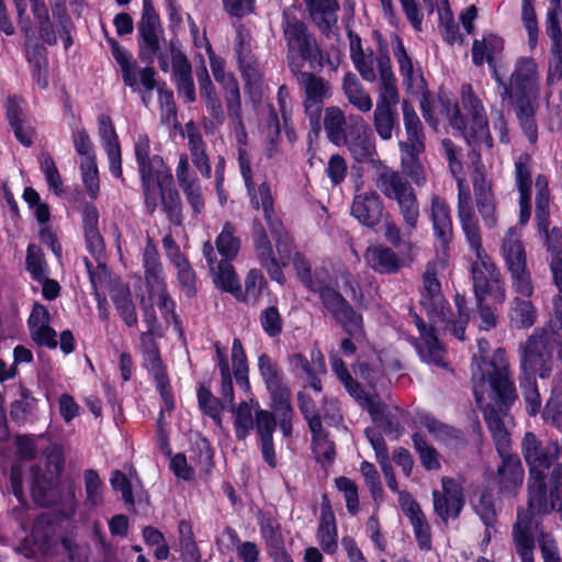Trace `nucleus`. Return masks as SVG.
Masks as SVG:
<instances>
[{
  "instance_id": "nucleus-60",
  "label": "nucleus",
  "mask_w": 562,
  "mask_h": 562,
  "mask_svg": "<svg viewBox=\"0 0 562 562\" xmlns=\"http://www.w3.org/2000/svg\"><path fill=\"white\" fill-rule=\"evenodd\" d=\"M198 401L199 406L203 411L204 414L210 416L215 424L221 427L222 426V404L221 402L212 395V393L205 387L200 386L198 390Z\"/></svg>"
},
{
  "instance_id": "nucleus-3",
  "label": "nucleus",
  "mask_w": 562,
  "mask_h": 562,
  "mask_svg": "<svg viewBox=\"0 0 562 562\" xmlns=\"http://www.w3.org/2000/svg\"><path fill=\"white\" fill-rule=\"evenodd\" d=\"M460 100L464 115L459 104L446 94L439 98L440 113L446 116L452 128L461 133L467 144L473 147V151L482 147L491 148L492 137L482 100L470 85L461 87Z\"/></svg>"
},
{
  "instance_id": "nucleus-57",
  "label": "nucleus",
  "mask_w": 562,
  "mask_h": 562,
  "mask_svg": "<svg viewBox=\"0 0 562 562\" xmlns=\"http://www.w3.org/2000/svg\"><path fill=\"white\" fill-rule=\"evenodd\" d=\"M422 154H401V167L416 186L422 187L427 181L426 170L420 161Z\"/></svg>"
},
{
  "instance_id": "nucleus-18",
  "label": "nucleus",
  "mask_w": 562,
  "mask_h": 562,
  "mask_svg": "<svg viewBox=\"0 0 562 562\" xmlns=\"http://www.w3.org/2000/svg\"><path fill=\"white\" fill-rule=\"evenodd\" d=\"M292 371L300 378L307 380L308 385L316 392L322 391L319 376L326 373V364L321 350L314 348L310 357L302 353H294L289 359Z\"/></svg>"
},
{
  "instance_id": "nucleus-10",
  "label": "nucleus",
  "mask_w": 562,
  "mask_h": 562,
  "mask_svg": "<svg viewBox=\"0 0 562 562\" xmlns=\"http://www.w3.org/2000/svg\"><path fill=\"white\" fill-rule=\"evenodd\" d=\"M533 521L530 517L519 513L513 528V540L521 562H533ZM539 546L543 562H562L555 540L548 533H541Z\"/></svg>"
},
{
  "instance_id": "nucleus-29",
  "label": "nucleus",
  "mask_w": 562,
  "mask_h": 562,
  "mask_svg": "<svg viewBox=\"0 0 562 562\" xmlns=\"http://www.w3.org/2000/svg\"><path fill=\"white\" fill-rule=\"evenodd\" d=\"M48 521L41 517L34 524L31 538H25L15 550L26 558L36 557L38 553L46 554L52 550L53 541L49 537Z\"/></svg>"
},
{
  "instance_id": "nucleus-5",
  "label": "nucleus",
  "mask_w": 562,
  "mask_h": 562,
  "mask_svg": "<svg viewBox=\"0 0 562 562\" xmlns=\"http://www.w3.org/2000/svg\"><path fill=\"white\" fill-rule=\"evenodd\" d=\"M483 414L502 459L496 476L498 492L502 495L515 496L522 485L525 474L520 459L510 454V438L506 427L509 417L494 405H486Z\"/></svg>"
},
{
  "instance_id": "nucleus-50",
  "label": "nucleus",
  "mask_w": 562,
  "mask_h": 562,
  "mask_svg": "<svg viewBox=\"0 0 562 562\" xmlns=\"http://www.w3.org/2000/svg\"><path fill=\"white\" fill-rule=\"evenodd\" d=\"M139 49L140 56L151 59L158 49V34L155 18L148 16L140 22L139 27Z\"/></svg>"
},
{
  "instance_id": "nucleus-35",
  "label": "nucleus",
  "mask_w": 562,
  "mask_h": 562,
  "mask_svg": "<svg viewBox=\"0 0 562 562\" xmlns=\"http://www.w3.org/2000/svg\"><path fill=\"white\" fill-rule=\"evenodd\" d=\"M7 115L10 125L14 131L15 137L24 146H31L33 143L34 128L31 122L26 119L20 100L15 98H10L8 100Z\"/></svg>"
},
{
  "instance_id": "nucleus-32",
  "label": "nucleus",
  "mask_w": 562,
  "mask_h": 562,
  "mask_svg": "<svg viewBox=\"0 0 562 562\" xmlns=\"http://www.w3.org/2000/svg\"><path fill=\"white\" fill-rule=\"evenodd\" d=\"M258 366L266 386L271 394L272 403L290 398V391L283 383L280 371L271 359L266 355H261L258 359Z\"/></svg>"
},
{
  "instance_id": "nucleus-48",
  "label": "nucleus",
  "mask_w": 562,
  "mask_h": 562,
  "mask_svg": "<svg viewBox=\"0 0 562 562\" xmlns=\"http://www.w3.org/2000/svg\"><path fill=\"white\" fill-rule=\"evenodd\" d=\"M111 297L123 322L127 326H135L137 324V315L128 286L124 284L117 285L113 290Z\"/></svg>"
},
{
  "instance_id": "nucleus-28",
  "label": "nucleus",
  "mask_w": 562,
  "mask_h": 562,
  "mask_svg": "<svg viewBox=\"0 0 562 562\" xmlns=\"http://www.w3.org/2000/svg\"><path fill=\"white\" fill-rule=\"evenodd\" d=\"M501 256L507 270L527 266V254L521 240V232L516 227H509L501 243Z\"/></svg>"
},
{
  "instance_id": "nucleus-53",
  "label": "nucleus",
  "mask_w": 562,
  "mask_h": 562,
  "mask_svg": "<svg viewBox=\"0 0 562 562\" xmlns=\"http://www.w3.org/2000/svg\"><path fill=\"white\" fill-rule=\"evenodd\" d=\"M217 251L223 258L227 260L234 259L240 247L239 238L235 236L234 226L226 222L215 240Z\"/></svg>"
},
{
  "instance_id": "nucleus-2",
  "label": "nucleus",
  "mask_w": 562,
  "mask_h": 562,
  "mask_svg": "<svg viewBox=\"0 0 562 562\" xmlns=\"http://www.w3.org/2000/svg\"><path fill=\"white\" fill-rule=\"evenodd\" d=\"M488 348L485 339L477 340V353L471 367L473 392L482 409L487 405L483 403L486 397L494 402L496 409H503L515 402L516 387L505 350L498 348L487 357Z\"/></svg>"
},
{
  "instance_id": "nucleus-61",
  "label": "nucleus",
  "mask_w": 562,
  "mask_h": 562,
  "mask_svg": "<svg viewBox=\"0 0 562 562\" xmlns=\"http://www.w3.org/2000/svg\"><path fill=\"white\" fill-rule=\"evenodd\" d=\"M146 284L164 282L161 265L154 247L147 246L143 256Z\"/></svg>"
},
{
  "instance_id": "nucleus-58",
  "label": "nucleus",
  "mask_w": 562,
  "mask_h": 562,
  "mask_svg": "<svg viewBox=\"0 0 562 562\" xmlns=\"http://www.w3.org/2000/svg\"><path fill=\"white\" fill-rule=\"evenodd\" d=\"M232 361L234 368L235 379L238 385L245 390H249V382L247 379V360L243 346L239 339H234L232 346Z\"/></svg>"
},
{
  "instance_id": "nucleus-26",
  "label": "nucleus",
  "mask_w": 562,
  "mask_h": 562,
  "mask_svg": "<svg viewBox=\"0 0 562 562\" xmlns=\"http://www.w3.org/2000/svg\"><path fill=\"white\" fill-rule=\"evenodd\" d=\"M49 313L47 308L35 303L30 314L27 324L31 338L40 346L55 348L57 346L56 331L49 326Z\"/></svg>"
},
{
  "instance_id": "nucleus-8",
  "label": "nucleus",
  "mask_w": 562,
  "mask_h": 562,
  "mask_svg": "<svg viewBox=\"0 0 562 562\" xmlns=\"http://www.w3.org/2000/svg\"><path fill=\"white\" fill-rule=\"evenodd\" d=\"M283 31L289 47V65L293 71L301 69L303 60L310 61L313 68L323 66L317 45L306 26L286 11L283 12Z\"/></svg>"
},
{
  "instance_id": "nucleus-55",
  "label": "nucleus",
  "mask_w": 562,
  "mask_h": 562,
  "mask_svg": "<svg viewBox=\"0 0 562 562\" xmlns=\"http://www.w3.org/2000/svg\"><path fill=\"white\" fill-rule=\"evenodd\" d=\"M538 190L536 198V221L538 229H544L549 220V191L544 177H538L536 180Z\"/></svg>"
},
{
  "instance_id": "nucleus-16",
  "label": "nucleus",
  "mask_w": 562,
  "mask_h": 562,
  "mask_svg": "<svg viewBox=\"0 0 562 562\" xmlns=\"http://www.w3.org/2000/svg\"><path fill=\"white\" fill-rule=\"evenodd\" d=\"M342 145L348 147L352 157L359 162L373 159L375 155L374 137L360 115H349V132Z\"/></svg>"
},
{
  "instance_id": "nucleus-6",
  "label": "nucleus",
  "mask_w": 562,
  "mask_h": 562,
  "mask_svg": "<svg viewBox=\"0 0 562 562\" xmlns=\"http://www.w3.org/2000/svg\"><path fill=\"white\" fill-rule=\"evenodd\" d=\"M470 249L474 252L472 259L471 274L476 300L492 299L503 303L506 291L502 282V276L492 258L482 247L481 233L465 236Z\"/></svg>"
},
{
  "instance_id": "nucleus-46",
  "label": "nucleus",
  "mask_w": 562,
  "mask_h": 562,
  "mask_svg": "<svg viewBox=\"0 0 562 562\" xmlns=\"http://www.w3.org/2000/svg\"><path fill=\"white\" fill-rule=\"evenodd\" d=\"M255 403L258 402H241L233 412L235 434L239 440H245L255 427Z\"/></svg>"
},
{
  "instance_id": "nucleus-21",
  "label": "nucleus",
  "mask_w": 562,
  "mask_h": 562,
  "mask_svg": "<svg viewBox=\"0 0 562 562\" xmlns=\"http://www.w3.org/2000/svg\"><path fill=\"white\" fill-rule=\"evenodd\" d=\"M442 492H434V507L438 516L443 520L457 517L463 506L460 485L449 477H442Z\"/></svg>"
},
{
  "instance_id": "nucleus-4",
  "label": "nucleus",
  "mask_w": 562,
  "mask_h": 562,
  "mask_svg": "<svg viewBox=\"0 0 562 562\" xmlns=\"http://www.w3.org/2000/svg\"><path fill=\"white\" fill-rule=\"evenodd\" d=\"M150 144L146 135H138L135 142V156L143 180L144 196L147 207L153 212L161 200L169 210L175 223L179 221V198L176 191L165 189L171 184L170 170L159 156H149Z\"/></svg>"
},
{
  "instance_id": "nucleus-38",
  "label": "nucleus",
  "mask_w": 562,
  "mask_h": 562,
  "mask_svg": "<svg viewBox=\"0 0 562 562\" xmlns=\"http://www.w3.org/2000/svg\"><path fill=\"white\" fill-rule=\"evenodd\" d=\"M458 181V215L465 236L480 233L477 221L471 206L470 190L461 175L454 177Z\"/></svg>"
},
{
  "instance_id": "nucleus-19",
  "label": "nucleus",
  "mask_w": 562,
  "mask_h": 562,
  "mask_svg": "<svg viewBox=\"0 0 562 562\" xmlns=\"http://www.w3.org/2000/svg\"><path fill=\"white\" fill-rule=\"evenodd\" d=\"M420 303L434 324L447 322L446 301L431 267H428L424 274Z\"/></svg>"
},
{
  "instance_id": "nucleus-25",
  "label": "nucleus",
  "mask_w": 562,
  "mask_h": 562,
  "mask_svg": "<svg viewBox=\"0 0 562 562\" xmlns=\"http://www.w3.org/2000/svg\"><path fill=\"white\" fill-rule=\"evenodd\" d=\"M351 214L363 225L373 227L380 223L383 215V204L379 195L373 191L356 194Z\"/></svg>"
},
{
  "instance_id": "nucleus-23",
  "label": "nucleus",
  "mask_w": 562,
  "mask_h": 562,
  "mask_svg": "<svg viewBox=\"0 0 562 562\" xmlns=\"http://www.w3.org/2000/svg\"><path fill=\"white\" fill-rule=\"evenodd\" d=\"M98 131L101 144L106 151L109 169L113 177L122 178V154L117 135L109 115L98 116Z\"/></svg>"
},
{
  "instance_id": "nucleus-52",
  "label": "nucleus",
  "mask_w": 562,
  "mask_h": 562,
  "mask_svg": "<svg viewBox=\"0 0 562 562\" xmlns=\"http://www.w3.org/2000/svg\"><path fill=\"white\" fill-rule=\"evenodd\" d=\"M317 539L327 553H334L337 549V528L331 512L323 510L318 527Z\"/></svg>"
},
{
  "instance_id": "nucleus-42",
  "label": "nucleus",
  "mask_w": 562,
  "mask_h": 562,
  "mask_svg": "<svg viewBox=\"0 0 562 562\" xmlns=\"http://www.w3.org/2000/svg\"><path fill=\"white\" fill-rule=\"evenodd\" d=\"M342 91L348 102L359 112L367 113L372 109V99L362 87L356 75L347 74L342 80Z\"/></svg>"
},
{
  "instance_id": "nucleus-56",
  "label": "nucleus",
  "mask_w": 562,
  "mask_h": 562,
  "mask_svg": "<svg viewBox=\"0 0 562 562\" xmlns=\"http://www.w3.org/2000/svg\"><path fill=\"white\" fill-rule=\"evenodd\" d=\"M373 125L375 132L383 140H389L393 136V130L396 126V111L392 109L375 108L373 112Z\"/></svg>"
},
{
  "instance_id": "nucleus-15",
  "label": "nucleus",
  "mask_w": 562,
  "mask_h": 562,
  "mask_svg": "<svg viewBox=\"0 0 562 562\" xmlns=\"http://www.w3.org/2000/svg\"><path fill=\"white\" fill-rule=\"evenodd\" d=\"M331 370L336 373L338 379L345 385L348 393L357 398L360 404L366 407L371 414L373 420L379 424L381 428L386 430V425L384 423V414H383V405L380 398L375 395L366 394L359 386V384L353 381L352 376L348 372L344 361L333 356L330 357Z\"/></svg>"
},
{
  "instance_id": "nucleus-7",
  "label": "nucleus",
  "mask_w": 562,
  "mask_h": 562,
  "mask_svg": "<svg viewBox=\"0 0 562 562\" xmlns=\"http://www.w3.org/2000/svg\"><path fill=\"white\" fill-rule=\"evenodd\" d=\"M269 228L276 238L278 257L274 256L262 225L257 221L254 223L256 255L270 277L279 283H283L284 276L282 273V267H285L290 262L293 249L292 240L284 232L280 221L278 228H273L272 226H269Z\"/></svg>"
},
{
  "instance_id": "nucleus-1",
  "label": "nucleus",
  "mask_w": 562,
  "mask_h": 562,
  "mask_svg": "<svg viewBox=\"0 0 562 562\" xmlns=\"http://www.w3.org/2000/svg\"><path fill=\"white\" fill-rule=\"evenodd\" d=\"M493 78L501 98L510 100L524 133L530 143H535L538 137L535 114L540 97V72L536 59L529 56L518 57L507 83L497 69H494Z\"/></svg>"
},
{
  "instance_id": "nucleus-17",
  "label": "nucleus",
  "mask_w": 562,
  "mask_h": 562,
  "mask_svg": "<svg viewBox=\"0 0 562 562\" xmlns=\"http://www.w3.org/2000/svg\"><path fill=\"white\" fill-rule=\"evenodd\" d=\"M303 86L305 92V111L313 128H319V119L323 103L331 97L330 85L323 78L312 74H303Z\"/></svg>"
},
{
  "instance_id": "nucleus-22",
  "label": "nucleus",
  "mask_w": 562,
  "mask_h": 562,
  "mask_svg": "<svg viewBox=\"0 0 562 562\" xmlns=\"http://www.w3.org/2000/svg\"><path fill=\"white\" fill-rule=\"evenodd\" d=\"M205 49L209 54L213 77L220 85H222L225 91L227 109L233 114L238 115L240 105L238 82L231 74L225 72L223 59L214 54L211 45L207 42L205 43Z\"/></svg>"
},
{
  "instance_id": "nucleus-27",
  "label": "nucleus",
  "mask_w": 562,
  "mask_h": 562,
  "mask_svg": "<svg viewBox=\"0 0 562 562\" xmlns=\"http://www.w3.org/2000/svg\"><path fill=\"white\" fill-rule=\"evenodd\" d=\"M420 339L416 345L417 351L423 361L438 367H447L445 361V349L434 335V328L427 327L419 318L416 321Z\"/></svg>"
},
{
  "instance_id": "nucleus-13",
  "label": "nucleus",
  "mask_w": 562,
  "mask_h": 562,
  "mask_svg": "<svg viewBox=\"0 0 562 562\" xmlns=\"http://www.w3.org/2000/svg\"><path fill=\"white\" fill-rule=\"evenodd\" d=\"M47 469L44 473H40L37 469L31 470V490L35 503L41 506L49 505L50 501L46 496V492L50 490L55 479L63 469L64 457L63 449L59 446H53L46 453Z\"/></svg>"
},
{
  "instance_id": "nucleus-14",
  "label": "nucleus",
  "mask_w": 562,
  "mask_h": 562,
  "mask_svg": "<svg viewBox=\"0 0 562 562\" xmlns=\"http://www.w3.org/2000/svg\"><path fill=\"white\" fill-rule=\"evenodd\" d=\"M140 348L143 366L153 375L156 386L168 408L172 407L171 392L166 373V368L160 358V352L151 333L140 335Z\"/></svg>"
},
{
  "instance_id": "nucleus-31",
  "label": "nucleus",
  "mask_w": 562,
  "mask_h": 562,
  "mask_svg": "<svg viewBox=\"0 0 562 562\" xmlns=\"http://www.w3.org/2000/svg\"><path fill=\"white\" fill-rule=\"evenodd\" d=\"M503 48L504 41L502 37L493 33L484 34L482 40H475L473 43L472 60L476 66H482L484 61H487L493 74L496 69L495 59Z\"/></svg>"
},
{
  "instance_id": "nucleus-49",
  "label": "nucleus",
  "mask_w": 562,
  "mask_h": 562,
  "mask_svg": "<svg viewBox=\"0 0 562 562\" xmlns=\"http://www.w3.org/2000/svg\"><path fill=\"white\" fill-rule=\"evenodd\" d=\"M148 297L153 305L158 306L162 316L167 322L172 321L178 327L179 322L175 314V302L169 297L166 291L165 282L153 283L147 285Z\"/></svg>"
},
{
  "instance_id": "nucleus-40",
  "label": "nucleus",
  "mask_w": 562,
  "mask_h": 562,
  "mask_svg": "<svg viewBox=\"0 0 562 562\" xmlns=\"http://www.w3.org/2000/svg\"><path fill=\"white\" fill-rule=\"evenodd\" d=\"M313 21L323 33H328L337 23V0H305Z\"/></svg>"
},
{
  "instance_id": "nucleus-36",
  "label": "nucleus",
  "mask_w": 562,
  "mask_h": 562,
  "mask_svg": "<svg viewBox=\"0 0 562 562\" xmlns=\"http://www.w3.org/2000/svg\"><path fill=\"white\" fill-rule=\"evenodd\" d=\"M380 83L381 87L379 89L375 108L395 110V106L400 100V94L390 59H383L381 63Z\"/></svg>"
},
{
  "instance_id": "nucleus-39",
  "label": "nucleus",
  "mask_w": 562,
  "mask_h": 562,
  "mask_svg": "<svg viewBox=\"0 0 562 562\" xmlns=\"http://www.w3.org/2000/svg\"><path fill=\"white\" fill-rule=\"evenodd\" d=\"M324 128L328 139L341 146L346 142V135L349 132V115L346 116L338 106H329L325 110Z\"/></svg>"
},
{
  "instance_id": "nucleus-37",
  "label": "nucleus",
  "mask_w": 562,
  "mask_h": 562,
  "mask_svg": "<svg viewBox=\"0 0 562 562\" xmlns=\"http://www.w3.org/2000/svg\"><path fill=\"white\" fill-rule=\"evenodd\" d=\"M363 257L366 263L379 273H394L401 267L397 255L387 247L370 246Z\"/></svg>"
},
{
  "instance_id": "nucleus-51",
  "label": "nucleus",
  "mask_w": 562,
  "mask_h": 562,
  "mask_svg": "<svg viewBox=\"0 0 562 562\" xmlns=\"http://www.w3.org/2000/svg\"><path fill=\"white\" fill-rule=\"evenodd\" d=\"M474 188L479 212L486 227L494 228L497 225V216L495 213V202L490 190L484 184H479V180L474 179Z\"/></svg>"
},
{
  "instance_id": "nucleus-62",
  "label": "nucleus",
  "mask_w": 562,
  "mask_h": 562,
  "mask_svg": "<svg viewBox=\"0 0 562 562\" xmlns=\"http://www.w3.org/2000/svg\"><path fill=\"white\" fill-rule=\"evenodd\" d=\"M80 171L85 187L92 199H95L99 192V178L95 157L82 158Z\"/></svg>"
},
{
  "instance_id": "nucleus-33",
  "label": "nucleus",
  "mask_w": 562,
  "mask_h": 562,
  "mask_svg": "<svg viewBox=\"0 0 562 562\" xmlns=\"http://www.w3.org/2000/svg\"><path fill=\"white\" fill-rule=\"evenodd\" d=\"M245 186L247 188L251 205L255 209L261 207L268 226L278 228L279 220L274 216L273 198L270 186L265 181L259 186H256L252 179H250L249 183L245 182Z\"/></svg>"
},
{
  "instance_id": "nucleus-47",
  "label": "nucleus",
  "mask_w": 562,
  "mask_h": 562,
  "mask_svg": "<svg viewBox=\"0 0 562 562\" xmlns=\"http://www.w3.org/2000/svg\"><path fill=\"white\" fill-rule=\"evenodd\" d=\"M417 423L420 427H424L430 435H432L436 440L441 441L445 445H452L454 441L460 439L458 430L440 423L429 414H419Z\"/></svg>"
},
{
  "instance_id": "nucleus-59",
  "label": "nucleus",
  "mask_w": 562,
  "mask_h": 562,
  "mask_svg": "<svg viewBox=\"0 0 562 562\" xmlns=\"http://www.w3.org/2000/svg\"><path fill=\"white\" fill-rule=\"evenodd\" d=\"M277 419L274 412H269L260 408L259 403H255V427L257 434L261 439H272L273 431L277 426Z\"/></svg>"
},
{
  "instance_id": "nucleus-11",
  "label": "nucleus",
  "mask_w": 562,
  "mask_h": 562,
  "mask_svg": "<svg viewBox=\"0 0 562 562\" xmlns=\"http://www.w3.org/2000/svg\"><path fill=\"white\" fill-rule=\"evenodd\" d=\"M521 376L544 379L550 375L552 357L542 335L533 334L519 346Z\"/></svg>"
},
{
  "instance_id": "nucleus-54",
  "label": "nucleus",
  "mask_w": 562,
  "mask_h": 562,
  "mask_svg": "<svg viewBox=\"0 0 562 562\" xmlns=\"http://www.w3.org/2000/svg\"><path fill=\"white\" fill-rule=\"evenodd\" d=\"M510 279V286L515 296L530 297L535 292L531 273L527 266L507 270Z\"/></svg>"
},
{
  "instance_id": "nucleus-20",
  "label": "nucleus",
  "mask_w": 562,
  "mask_h": 562,
  "mask_svg": "<svg viewBox=\"0 0 562 562\" xmlns=\"http://www.w3.org/2000/svg\"><path fill=\"white\" fill-rule=\"evenodd\" d=\"M203 255L206 259L213 282L217 288L232 293L240 290V284L235 270L229 262L231 260L225 258L217 260L211 241L204 243Z\"/></svg>"
},
{
  "instance_id": "nucleus-64",
  "label": "nucleus",
  "mask_w": 562,
  "mask_h": 562,
  "mask_svg": "<svg viewBox=\"0 0 562 562\" xmlns=\"http://www.w3.org/2000/svg\"><path fill=\"white\" fill-rule=\"evenodd\" d=\"M26 265L29 272L35 280L42 281L46 278L47 266L40 247L35 245L27 247Z\"/></svg>"
},
{
  "instance_id": "nucleus-41",
  "label": "nucleus",
  "mask_w": 562,
  "mask_h": 562,
  "mask_svg": "<svg viewBox=\"0 0 562 562\" xmlns=\"http://www.w3.org/2000/svg\"><path fill=\"white\" fill-rule=\"evenodd\" d=\"M509 325L514 328H529L537 319V308L529 297L514 296L508 311Z\"/></svg>"
},
{
  "instance_id": "nucleus-24",
  "label": "nucleus",
  "mask_w": 562,
  "mask_h": 562,
  "mask_svg": "<svg viewBox=\"0 0 562 562\" xmlns=\"http://www.w3.org/2000/svg\"><path fill=\"white\" fill-rule=\"evenodd\" d=\"M176 177L193 211L195 213H201L204 206L201 187L194 171L190 168L187 154H181L179 156Z\"/></svg>"
},
{
  "instance_id": "nucleus-44",
  "label": "nucleus",
  "mask_w": 562,
  "mask_h": 562,
  "mask_svg": "<svg viewBox=\"0 0 562 562\" xmlns=\"http://www.w3.org/2000/svg\"><path fill=\"white\" fill-rule=\"evenodd\" d=\"M25 32L27 30L25 29ZM26 45H27V60L32 68V76L38 87L42 89L47 88L48 86V77H47V59L45 56V48L43 46H34L31 47V38L29 33H26Z\"/></svg>"
},
{
  "instance_id": "nucleus-45",
  "label": "nucleus",
  "mask_w": 562,
  "mask_h": 562,
  "mask_svg": "<svg viewBox=\"0 0 562 562\" xmlns=\"http://www.w3.org/2000/svg\"><path fill=\"white\" fill-rule=\"evenodd\" d=\"M258 524L260 533L266 542L269 553L284 548L280 524L271 515L259 513Z\"/></svg>"
},
{
  "instance_id": "nucleus-43",
  "label": "nucleus",
  "mask_w": 562,
  "mask_h": 562,
  "mask_svg": "<svg viewBox=\"0 0 562 562\" xmlns=\"http://www.w3.org/2000/svg\"><path fill=\"white\" fill-rule=\"evenodd\" d=\"M351 59L356 69L359 71L361 77L369 82L376 79V69L381 76V63L383 59H390L389 56L381 54L374 56L372 54L366 55L360 47H355L351 44Z\"/></svg>"
},
{
  "instance_id": "nucleus-30",
  "label": "nucleus",
  "mask_w": 562,
  "mask_h": 562,
  "mask_svg": "<svg viewBox=\"0 0 562 562\" xmlns=\"http://www.w3.org/2000/svg\"><path fill=\"white\" fill-rule=\"evenodd\" d=\"M173 79L178 93L184 102L192 103L195 100V89L192 78V69L187 57L177 49H172Z\"/></svg>"
},
{
  "instance_id": "nucleus-12",
  "label": "nucleus",
  "mask_w": 562,
  "mask_h": 562,
  "mask_svg": "<svg viewBox=\"0 0 562 562\" xmlns=\"http://www.w3.org/2000/svg\"><path fill=\"white\" fill-rule=\"evenodd\" d=\"M325 308L344 326L355 340L363 337L362 317L358 315L346 300L334 289H325L318 293Z\"/></svg>"
},
{
  "instance_id": "nucleus-34",
  "label": "nucleus",
  "mask_w": 562,
  "mask_h": 562,
  "mask_svg": "<svg viewBox=\"0 0 562 562\" xmlns=\"http://www.w3.org/2000/svg\"><path fill=\"white\" fill-rule=\"evenodd\" d=\"M430 215L435 235L439 239L442 247L447 246L452 236V222L450 217V209L447 202L435 195L431 199Z\"/></svg>"
},
{
  "instance_id": "nucleus-9",
  "label": "nucleus",
  "mask_w": 562,
  "mask_h": 562,
  "mask_svg": "<svg viewBox=\"0 0 562 562\" xmlns=\"http://www.w3.org/2000/svg\"><path fill=\"white\" fill-rule=\"evenodd\" d=\"M375 186L386 198L397 202L405 223L415 227L419 209L409 182L397 171L384 166L375 178Z\"/></svg>"
},
{
  "instance_id": "nucleus-63",
  "label": "nucleus",
  "mask_w": 562,
  "mask_h": 562,
  "mask_svg": "<svg viewBox=\"0 0 562 562\" xmlns=\"http://www.w3.org/2000/svg\"><path fill=\"white\" fill-rule=\"evenodd\" d=\"M413 442L416 451L418 452L422 464L429 471L439 470L440 460L438 452L427 445L418 434L413 436Z\"/></svg>"
}]
</instances>
